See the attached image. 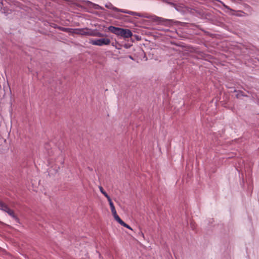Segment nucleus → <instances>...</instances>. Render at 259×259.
I'll use <instances>...</instances> for the list:
<instances>
[{
	"label": "nucleus",
	"instance_id": "20",
	"mask_svg": "<svg viewBox=\"0 0 259 259\" xmlns=\"http://www.w3.org/2000/svg\"><path fill=\"white\" fill-rule=\"evenodd\" d=\"M56 160H57L56 162H58L57 161L58 160V161H59V162H60V163L62 165H63L64 162V159L62 155L58 156L56 159Z\"/></svg>",
	"mask_w": 259,
	"mask_h": 259
},
{
	"label": "nucleus",
	"instance_id": "29",
	"mask_svg": "<svg viewBox=\"0 0 259 259\" xmlns=\"http://www.w3.org/2000/svg\"><path fill=\"white\" fill-rule=\"evenodd\" d=\"M106 198L107 199L108 201L109 202V205H110L112 204H113V202L112 201V199H111V198H110L109 195H108Z\"/></svg>",
	"mask_w": 259,
	"mask_h": 259
},
{
	"label": "nucleus",
	"instance_id": "9",
	"mask_svg": "<svg viewBox=\"0 0 259 259\" xmlns=\"http://www.w3.org/2000/svg\"><path fill=\"white\" fill-rule=\"evenodd\" d=\"M121 27H115L113 25H110L108 27H106L105 30V32H111L117 36H118Z\"/></svg>",
	"mask_w": 259,
	"mask_h": 259
},
{
	"label": "nucleus",
	"instance_id": "3",
	"mask_svg": "<svg viewBox=\"0 0 259 259\" xmlns=\"http://www.w3.org/2000/svg\"><path fill=\"white\" fill-rule=\"evenodd\" d=\"M168 3L174 7L177 11L183 14L186 13L193 14L191 8L185 6L183 4H177L172 2H168Z\"/></svg>",
	"mask_w": 259,
	"mask_h": 259
},
{
	"label": "nucleus",
	"instance_id": "30",
	"mask_svg": "<svg viewBox=\"0 0 259 259\" xmlns=\"http://www.w3.org/2000/svg\"><path fill=\"white\" fill-rule=\"evenodd\" d=\"M131 46H132V45L131 44H125L124 45H123V47L126 48V49H128L130 48Z\"/></svg>",
	"mask_w": 259,
	"mask_h": 259
},
{
	"label": "nucleus",
	"instance_id": "5",
	"mask_svg": "<svg viewBox=\"0 0 259 259\" xmlns=\"http://www.w3.org/2000/svg\"><path fill=\"white\" fill-rule=\"evenodd\" d=\"M146 16L149 17V18H151L153 22H157L158 24L165 26H170L172 25L173 23V21L172 20L165 19L161 17H157L156 16Z\"/></svg>",
	"mask_w": 259,
	"mask_h": 259
},
{
	"label": "nucleus",
	"instance_id": "33",
	"mask_svg": "<svg viewBox=\"0 0 259 259\" xmlns=\"http://www.w3.org/2000/svg\"><path fill=\"white\" fill-rule=\"evenodd\" d=\"M128 57H129V58H130L131 59H132V60H134V58H133V57L132 56H131V55H129V56H128Z\"/></svg>",
	"mask_w": 259,
	"mask_h": 259
},
{
	"label": "nucleus",
	"instance_id": "2",
	"mask_svg": "<svg viewBox=\"0 0 259 259\" xmlns=\"http://www.w3.org/2000/svg\"><path fill=\"white\" fill-rule=\"evenodd\" d=\"M197 16L201 19H205L207 22L214 24L216 21V17L212 13L205 12L203 10H199L196 12Z\"/></svg>",
	"mask_w": 259,
	"mask_h": 259
},
{
	"label": "nucleus",
	"instance_id": "19",
	"mask_svg": "<svg viewBox=\"0 0 259 259\" xmlns=\"http://www.w3.org/2000/svg\"><path fill=\"white\" fill-rule=\"evenodd\" d=\"M8 1V0H0V5L2 6H11L10 4Z\"/></svg>",
	"mask_w": 259,
	"mask_h": 259
},
{
	"label": "nucleus",
	"instance_id": "15",
	"mask_svg": "<svg viewBox=\"0 0 259 259\" xmlns=\"http://www.w3.org/2000/svg\"><path fill=\"white\" fill-rule=\"evenodd\" d=\"M58 29L60 30H61L65 32H68V33H73L74 32V29L70 28H66V27H63L61 26H59L58 27Z\"/></svg>",
	"mask_w": 259,
	"mask_h": 259
},
{
	"label": "nucleus",
	"instance_id": "16",
	"mask_svg": "<svg viewBox=\"0 0 259 259\" xmlns=\"http://www.w3.org/2000/svg\"><path fill=\"white\" fill-rule=\"evenodd\" d=\"M45 25L46 26H50L53 28H56L58 29V27L59 26H58L56 24L54 23H49L48 22H46L45 23Z\"/></svg>",
	"mask_w": 259,
	"mask_h": 259
},
{
	"label": "nucleus",
	"instance_id": "24",
	"mask_svg": "<svg viewBox=\"0 0 259 259\" xmlns=\"http://www.w3.org/2000/svg\"><path fill=\"white\" fill-rule=\"evenodd\" d=\"M132 38L134 39V41H135V40H136L137 41H140V40H141V36H139L138 35H137V34H133Z\"/></svg>",
	"mask_w": 259,
	"mask_h": 259
},
{
	"label": "nucleus",
	"instance_id": "37",
	"mask_svg": "<svg viewBox=\"0 0 259 259\" xmlns=\"http://www.w3.org/2000/svg\"><path fill=\"white\" fill-rule=\"evenodd\" d=\"M225 104H226V103H224L223 104H222V105H223V106H225Z\"/></svg>",
	"mask_w": 259,
	"mask_h": 259
},
{
	"label": "nucleus",
	"instance_id": "22",
	"mask_svg": "<svg viewBox=\"0 0 259 259\" xmlns=\"http://www.w3.org/2000/svg\"><path fill=\"white\" fill-rule=\"evenodd\" d=\"M191 9L192 10V12H193V14H190L192 16H196V14H197L196 12L199 10H202L201 9H198L197 8H191Z\"/></svg>",
	"mask_w": 259,
	"mask_h": 259
},
{
	"label": "nucleus",
	"instance_id": "4",
	"mask_svg": "<svg viewBox=\"0 0 259 259\" xmlns=\"http://www.w3.org/2000/svg\"><path fill=\"white\" fill-rule=\"evenodd\" d=\"M101 38L96 39H92L90 40V43L93 45L102 46H107L110 44V39L107 37H101Z\"/></svg>",
	"mask_w": 259,
	"mask_h": 259
},
{
	"label": "nucleus",
	"instance_id": "34",
	"mask_svg": "<svg viewBox=\"0 0 259 259\" xmlns=\"http://www.w3.org/2000/svg\"><path fill=\"white\" fill-rule=\"evenodd\" d=\"M0 224H2V225H6V224H5V223H3L2 222H0Z\"/></svg>",
	"mask_w": 259,
	"mask_h": 259
},
{
	"label": "nucleus",
	"instance_id": "10",
	"mask_svg": "<svg viewBox=\"0 0 259 259\" xmlns=\"http://www.w3.org/2000/svg\"><path fill=\"white\" fill-rule=\"evenodd\" d=\"M88 27H84L83 28H76L74 29V34L81 35H87L88 36Z\"/></svg>",
	"mask_w": 259,
	"mask_h": 259
},
{
	"label": "nucleus",
	"instance_id": "35",
	"mask_svg": "<svg viewBox=\"0 0 259 259\" xmlns=\"http://www.w3.org/2000/svg\"><path fill=\"white\" fill-rule=\"evenodd\" d=\"M40 33H42V34H45V35H47V33H46V32H41Z\"/></svg>",
	"mask_w": 259,
	"mask_h": 259
},
{
	"label": "nucleus",
	"instance_id": "25",
	"mask_svg": "<svg viewBox=\"0 0 259 259\" xmlns=\"http://www.w3.org/2000/svg\"><path fill=\"white\" fill-rule=\"evenodd\" d=\"M10 209V208H9L8 205L7 204H6V203H5L4 205V206L2 207V208H1V210L7 212V211H8V209Z\"/></svg>",
	"mask_w": 259,
	"mask_h": 259
},
{
	"label": "nucleus",
	"instance_id": "36",
	"mask_svg": "<svg viewBox=\"0 0 259 259\" xmlns=\"http://www.w3.org/2000/svg\"><path fill=\"white\" fill-rule=\"evenodd\" d=\"M224 98H226V99H227V97L226 95L224 96Z\"/></svg>",
	"mask_w": 259,
	"mask_h": 259
},
{
	"label": "nucleus",
	"instance_id": "18",
	"mask_svg": "<svg viewBox=\"0 0 259 259\" xmlns=\"http://www.w3.org/2000/svg\"><path fill=\"white\" fill-rule=\"evenodd\" d=\"M114 219L119 224L121 225V224L123 222L120 218L118 216L117 213L113 214Z\"/></svg>",
	"mask_w": 259,
	"mask_h": 259
},
{
	"label": "nucleus",
	"instance_id": "8",
	"mask_svg": "<svg viewBox=\"0 0 259 259\" xmlns=\"http://www.w3.org/2000/svg\"><path fill=\"white\" fill-rule=\"evenodd\" d=\"M87 32H88V36L97 37H108V35L106 33H103L100 32L97 29H92L88 28Z\"/></svg>",
	"mask_w": 259,
	"mask_h": 259
},
{
	"label": "nucleus",
	"instance_id": "32",
	"mask_svg": "<svg viewBox=\"0 0 259 259\" xmlns=\"http://www.w3.org/2000/svg\"><path fill=\"white\" fill-rule=\"evenodd\" d=\"M5 203L3 202L2 201H0V209L4 206V205Z\"/></svg>",
	"mask_w": 259,
	"mask_h": 259
},
{
	"label": "nucleus",
	"instance_id": "12",
	"mask_svg": "<svg viewBox=\"0 0 259 259\" xmlns=\"http://www.w3.org/2000/svg\"><path fill=\"white\" fill-rule=\"evenodd\" d=\"M10 6H1L2 12L5 14L6 16L11 14L12 12V10L10 9Z\"/></svg>",
	"mask_w": 259,
	"mask_h": 259
},
{
	"label": "nucleus",
	"instance_id": "1",
	"mask_svg": "<svg viewBox=\"0 0 259 259\" xmlns=\"http://www.w3.org/2000/svg\"><path fill=\"white\" fill-rule=\"evenodd\" d=\"M105 6L107 9L112 10L113 11H114L116 12H120V13L131 15L132 16H138V17H141V18H149V17L146 16V15L144 14L139 13H137V12H133V11H128V10H124V9H120L117 8L113 6V5L110 3H109L108 4H106Z\"/></svg>",
	"mask_w": 259,
	"mask_h": 259
},
{
	"label": "nucleus",
	"instance_id": "26",
	"mask_svg": "<svg viewBox=\"0 0 259 259\" xmlns=\"http://www.w3.org/2000/svg\"><path fill=\"white\" fill-rule=\"evenodd\" d=\"M10 216L13 218L16 214L13 210L10 209L7 212Z\"/></svg>",
	"mask_w": 259,
	"mask_h": 259
},
{
	"label": "nucleus",
	"instance_id": "23",
	"mask_svg": "<svg viewBox=\"0 0 259 259\" xmlns=\"http://www.w3.org/2000/svg\"><path fill=\"white\" fill-rule=\"evenodd\" d=\"M99 189L102 193V194L105 197H107L109 195L106 193V192L104 190L102 186L99 187Z\"/></svg>",
	"mask_w": 259,
	"mask_h": 259
},
{
	"label": "nucleus",
	"instance_id": "13",
	"mask_svg": "<svg viewBox=\"0 0 259 259\" xmlns=\"http://www.w3.org/2000/svg\"><path fill=\"white\" fill-rule=\"evenodd\" d=\"M243 59L245 60H249L250 57V50L248 49L247 48H245L242 51Z\"/></svg>",
	"mask_w": 259,
	"mask_h": 259
},
{
	"label": "nucleus",
	"instance_id": "11",
	"mask_svg": "<svg viewBox=\"0 0 259 259\" xmlns=\"http://www.w3.org/2000/svg\"><path fill=\"white\" fill-rule=\"evenodd\" d=\"M85 2L89 7H92L94 9L105 10L103 7L99 6V5L93 3L89 1H85Z\"/></svg>",
	"mask_w": 259,
	"mask_h": 259
},
{
	"label": "nucleus",
	"instance_id": "6",
	"mask_svg": "<svg viewBox=\"0 0 259 259\" xmlns=\"http://www.w3.org/2000/svg\"><path fill=\"white\" fill-rule=\"evenodd\" d=\"M132 36L133 32L130 29L121 27L118 37L123 38L124 39L130 38L132 41L134 42V39L132 38Z\"/></svg>",
	"mask_w": 259,
	"mask_h": 259
},
{
	"label": "nucleus",
	"instance_id": "7",
	"mask_svg": "<svg viewBox=\"0 0 259 259\" xmlns=\"http://www.w3.org/2000/svg\"><path fill=\"white\" fill-rule=\"evenodd\" d=\"M112 17L115 19L122 21L124 22H133V18L127 15H124L120 14H114L112 15Z\"/></svg>",
	"mask_w": 259,
	"mask_h": 259
},
{
	"label": "nucleus",
	"instance_id": "38",
	"mask_svg": "<svg viewBox=\"0 0 259 259\" xmlns=\"http://www.w3.org/2000/svg\"><path fill=\"white\" fill-rule=\"evenodd\" d=\"M141 234H142V236L144 237V234L142 232H141Z\"/></svg>",
	"mask_w": 259,
	"mask_h": 259
},
{
	"label": "nucleus",
	"instance_id": "28",
	"mask_svg": "<svg viewBox=\"0 0 259 259\" xmlns=\"http://www.w3.org/2000/svg\"><path fill=\"white\" fill-rule=\"evenodd\" d=\"M121 225L128 229H130V230H132V229L131 228V227L127 224H126L124 222H123L121 224Z\"/></svg>",
	"mask_w": 259,
	"mask_h": 259
},
{
	"label": "nucleus",
	"instance_id": "27",
	"mask_svg": "<svg viewBox=\"0 0 259 259\" xmlns=\"http://www.w3.org/2000/svg\"><path fill=\"white\" fill-rule=\"evenodd\" d=\"M110 208H111V212H112V214H114L116 212V209H115V206L114 205V204H112L110 205Z\"/></svg>",
	"mask_w": 259,
	"mask_h": 259
},
{
	"label": "nucleus",
	"instance_id": "31",
	"mask_svg": "<svg viewBox=\"0 0 259 259\" xmlns=\"http://www.w3.org/2000/svg\"><path fill=\"white\" fill-rule=\"evenodd\" d=\"M13 218L16 221V222L20 223V219L16 215H15Z\"/></svg>",
	"mask_w": 259,
	"mask_h": 259
},
{
	"label": "nucleus",
	"instance_id": "17",
	"mask_svg": "<svg viewBox=\"0 0 259 259\" xmlns=\"http://www.w3.org/2000/svg\"><path fill=\"white\" fill-rule=\"evenodd\" d=\"M111 45L112 46H114L116 48V49L118 50H120L121 48L122 45L120 44L116 40H115V42H112L111 44Z\"/></svg>",
	"mask_w": 259,
	"mask_h": 259
},
{
	"label": "nucleus",
	"instance_id": "14",
	"mask_svg": "<svg viewBox=\"0 0 259 259\" xmlns=\"http://www.w3.org/2000/svg\"><path fill=\"white\" fill-rule=\"evenodd\" d=\"M234 92H236L237 93L236 94V97L237 99H240L242 97H247V95H245L244 94V93L241 90L237 91V90H235Z\"/></svg>",
	"mask_w": 259,
	"mask_h": 259
},
{
	"label": "nucleus",
	"instance_id": "21",
	"mask_svg": "<svg viewBox=\"0 0 259 259\" xmlns=\"http://www.w3.org/2000/svg\"><path fill=\"white\" fill-rule=\"evenodd\" d=\"M193 26H195L197 28L199 29V30H200L201 31H202V32H203L205 34H206L207 35H209V33L205 30L204 29H203V28H202L200 25H193Z\"/></svg>",
	"mask_w": 259,
	"mask_h": 259
}]
</instances>
